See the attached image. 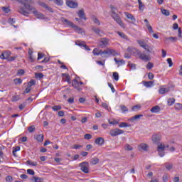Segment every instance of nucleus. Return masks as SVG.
I'll return each mask as SVG.
<instances>
[{"instance_id":"nucleus-53","label":"nucleus","mask_w":182,"mask_h":182,"mask_svg":"<svg viewBox=\"0 0 182 182\" xmlns=\"http://www.w3.org/2000/svg\"><path fill=\"white\" fill-rule=\"evenodd\" d=\"M35 76L37 79H42L43 77V75L42 73H36Z\"/></svg>"},{"instance_id":"nucleus-46","label":"nucleus","mask_w":182,"mask_h":182,"mask_svg":"<svg viewBox=\"0 0 182 182\" xmlns=\"http://www.w3.org/2000/svg\"><path fill=\"white\" fill-rule=\"evenodd\" d=\"M175 109L176 110H181L182 109V104H180V103L176 104Z\"/></svg>"},{"instance_id":"nucleus-29","label":"nucleus","mask_w":182,"mask_h":182,"mask_svg":"<svg viewBox=\"0 0 182 182\" xmlns=\"http://www.w3.org/2000/svg\"><path fill=\"white\" fill-rule=\"evenodd\" d=\"M32 181L33 182H43V178H39V177H36V176H33V178H32Z\"/></svg>"},{"instance_id":"nucleus-57","label":"nucleus","mask_w":182,"mask_h":182,"mask_svg":"<svg viewBox=\"0 0 182 182\" xmlns=\"http://www.w3.org/2000/svg\"><path fill=\"white\" fill-rule=\"evenodd\" d=\"M128 66L131 68V69H136V64H133L132 63H128Z\"/></svg>"},{"instance_id":"nucleus-27","label":"nucleus","mask_w":182,"mask_h":182,"mask_svg":"<svg viewBox=\"0 0 182 182\" xmlns=\"http://www.w3.org/2000/svg\"><path fill=\"white\" fill-rule=\"evenodd\" d=\"M140 117H143V114L135 115V116L132 117V118H130L129 121L134 122V120H137V119H140Z\"/></svg>"},{"instance_id":"nucleus-17","label":"nucleus","mask_w":182,"mask_h":182,"mask_svg":"<svg viewBox=\"0 0 182 182\" xmlns=\"http://www.w3.org/2000/svg\"><path fill=\"white\" fill-rule=\"evenodd\" d=\"M137 43L141 46V48H143L144 49L145 48H147V43L144 40H137Z\"/></svg>"},{"instance_id":"nucleus-3","label":"nucleus","mask_w":182,"mask_h":182,"mask_svg":"<svg viewBox=\"0 0 182 182\" xmlns=\"http://www.w3.org/2000/svg\"><path fill=\"white\" fill-rule=\"evenodd\" d=\"M102 58H109L110 56H117L119 54L116 52L115 50L111 48H107L104 50L102 52Z\"/></svg>"},{"instance_id":"nucleus-11","label":"nucleus","mask_w":182,"mask_h":182,"mask_svg":"<svg viewBox=\"0 0 182 182\" xmlns=\"http://www.w3.org/2000/svg\"><path fill=\"white\" fill-rule=\"evenodd\" d=\"M66 5L67 6H68L69 8H77V1H73V0H70L68 1H66Z\"/></svg>"},{"instance_id":"nucleus-26","label":"nucleus","mask_w":182,"mask_h":182,"mask_svg":"<svg viewBox=\"0 0 182 182\" xmlns=\"http://www.w3.org/2000/svg\"><path fill=\"white\" fill-rule=\"evenodd\" d=\"M146 52H149V53H152V55H154L155 52L154 50H153V47L149 46L147 45L146 47L144 48Z\"/></svg>"},{"instance_id":"nucleus-21","label":"nucleus","mask_w":182,"mask_h":182,"mask_svg":"<svg viewBox=\"0 0 182 182\" xmlns=\"http://www.w3.org/2000/svg\"><path fill=\"white\" fill-rule=\"evenodd\" d=\"M102 50H99L97 48H94V50H92V54L95 56H99V55H100L101 56H102Z\"/></svg>"},{"instance_id":"nucleus-41","label":"nucleus","mask_w":182,"mask_h":182,"mask_svg":"<svg viewBox=\"0 0 182 182\" xmlns=\"http://www.w3.org/2000/svg\"><path fill=\"white\" fill-rule=\"evenodd\" d=\"M35 85H36V81L35 80H31L28 82V86H30V87H32V86H35Z\"/></svg>"},{"instance_id":"nucleus-10","label":"nucleus","mask_w":182,"mask_h":182,"mask_svg":"<svg viewBox=\"0 0 182 182\" xmlns=\"http://www.w3.org/2000/svg\"><path fill=\"white\" fill-rule=\"evenodd\" d=\"M127 52H129L131 55H134V56H137L139 55L138 52H140V50L134 47H128Z\"/></svg>"},{"instance_id":"nucleus-60","label":"nucleus","mask_w":182,"mask_h":182,"mask_svg":"<svg viewBox=\"0 0 182 182\" xmlns=\"http://www.w3.org/2000/svg\"><path fill=\"white\" fill-rule=\"evenodd\" d=\"M11 51H6L4 52V55L6 56V59L8 60V58H9V56H11Z\"/></svg>"},{"instance_id":"nucleus-42","label":"nucleus","mask_w":182,"mask_h":182,"mask_svg":"<svg viewBox=\"0 0 182 182\" xmlns=\"http://www.w3.org/2000/svg\"><path fill=\"white\" fill-rule=\"evenodd\" d=\"M23 75H25V70L20 69L17 71L18 76H23Z\"/></svg>"},{"instance_id":"nucleus-37","label":"nucleus","mask_w":182,"mask_h":182,"mask_svg":"<svg viewBox=\"0 0 182 182\" xmlns=\"http://www.w3.org/2000/svg\"><path fill=\"white\" fill-rule=\"evenodd\" d=\"M138 2L140 11H143L144 9V4H143V2H141L140 0H138Z\"/></svg>"},{"instance_id":"nucleus-9","label":"nucleus","mask_w":182,"mask_h":182,"mask_svg":"<svg viewBox=\"0 0 182 182\" xmlns=\"http://www.w3.org/2000/svg\"><path fill=\"white\" fill-rule=\"evenodd\" d=\"M166 149V145L163 144H160L158 145V153L160 157H164V150Z\"/></svg>"},{"instance_id":"nucleus-55","label":"nucleus","mask_w":182,"mask_h":182,"mask_svg":"<svg viewBox=\"0 0 182 182\" xmlns=\"http://www.w3.org/2000/svg\"><path fill=\"white\" fill-rule=\"evenodd\" d=\"M14 178L11 176H8L6 177V182H12Z\"/></svg>"},{"instance_id":"nucleus-50","label":"nucleus","mask_w":182,"mask_h":182,"mask_svg":"<svg viewBox=\"0 0 182 182\" xmlns=\"http://www.w3.org/2000/svg\"><path fill=\"white\" fill-rule=\"evenodd\" d=\"M84 139H85V140H90V139H92V134H86L84 136Z\"/></svg>"},{"instance_id":"nucleus-24","label":"nucleus","mask_w":182,"mask_h":182,"mask_svg":"<svg viewBox=\"0 0 182 182\" xmlns=\"http://www.w3.org/2000/svg\"><path fill=\"white\" fill-rule=\"evenodd\" d=\"M168 92H170V89L168 87H166V88L161 87L159 89L160 95H164V93H168Z\"/></svg>"},{"instance_id":"nucleus-35","label":"nucleus","mask_w":182,"mask_h":182,"mask_svg":"<svg viewBox=\"0 0 182 182\" xmlns=\"http://www.w3.org/2000/svg\"><path fill=\"white\" fill-rule=\"evenodd\" d=\"M112 77L116 80V82H117V80H119V73H117V72L113 73Z\"/></svg>"},{"instance_id":"nucleus-63","label":"nucleus","mask_w":182,"mask_h":182,"mask_svg":"<svg viewBox=\"0 0 182 182\" xmlns=\"http://www.w3.org/2000/svg\"><path fill=\"white\" fill-rule=\"evenodd\" d=\"M109 124H119V121H117V120H113V121L109 120Z\"/></svg>"},{"instance_id":"nucleus-22","label":"nucleus","mask_w":182,"mask_h":182,"mask_svg":"<svg viewBox=\"0 0 182 182\" xmlns=\"http://www.w3.org/2000/svg\"><path fill=\"white\" fill-rule=\"evenodd\" d=\"M160 107L158 105H156L151 109V113H160Z\"/></svg>"},{"instance_id":"nucleus-59","label":"nucleus","mask_w":182,"mask_h":182,"mask_svg":"<svg viewBox=\"0 0 182 182\" xmlns=\"http://www.w3.org/2000/svg\"><path fill=\"white\" fill-rule=\"evenodd\" d=\"M8 22H9V23H10L11 25H14V23H15V22H16V20H15V18H9V19L8 20Z\"/></svg>"},{"instance_id":"nucleus-39","label":"nucleus","mask_w":182,"mask_h":182,"mask_svg":"<svg viewBox=\"0 0 182 182\" xmlns=\"http://www.w3.org/2000/svg\"><path fill=\"white\" fill-rule=\"evenodd\" d=\"M124 149L131 151L132 150H133V147L130 146L129 144H127L124 145Z\"/></svg>"},{"instance_id":"nucleus-12","label":"nucleus","mask_w":182,"mask_h":182,"mask_svg":"<svg viewBox=\"0 0 182 182\" xmlns=\"http://www.w3.org/2000/svg\"><path fill=\"white\" fill-rule=\"evenodd\" d=\"M91 29L93 32H95V33H96V35H99V36H103V35H105V32L100 30V28L92 26Z\"/></svg>"},{"instance_id":"nucleus-56","label":"nucleus","mask_w":182,"mask_h":182,"mask_svg":"<svg viewBox=\"0 0 182 182\" xmlns=\"http://www.w3.org/2000/svg\"><path fill=\"white\" fill-rule=\"evenodd\" d=\"M153 63H151V62H149L146 65V69H153Z\"/></svg>"},{"instance_id":"nucleus-20","label":"nucleus","mask_w":182,"mask_h":182,"mask_svg":"<svg viewBox=\"0 0 182 182\" xmlns=\"http://www.w3.org/2000/svg\"><path fill=\"white\" fill-rule=\"evenodd\" d=\"M77 15H78L79 18L86 21V16H85V10L81 9V10L78 11Z\"/></svg>"},{"instance_id":"nucleus-58","label":"nucleus","mask_w":182,"mask_h":182,"mask_svg":"<svg viewBox=\"0 0 182 182\" xmlns=\"http://www.w3.org/2000/svg\"><path fill=\"white\" fill-rule=\"evenodd\" d=\"M35 130V126L32 125L28 127V132L30 133H33V131Z\"/></svg>"},{"instance_id":"nucleus-64","label":"nucleus","mask_w":182,"mask_h":182,"mask_svg":"<svg viewBox=\"0 0 182 182\" xmlns=\"http://www.w3.org/2000/svg\"><path fill=\"white\" fill-rule=\"evenodd\" d=\"M19 150H21V147L20 146L14 147L13 153H16V151H19Z\"/></svg>"},{"instance_id":"nucleus-62","label":"nucleus","mask_w":182,"mask_h":182,"mask_svg":"<svg viewBox=\"0 0 182 182\" xmlns=\"http://www.w3.org/2000/svg\"><path fill=\"white\" fill-rule=\"evenodd\" d=\"M167 63L169 65V68H171V66H173V60H171V58H168L167 59Z\"/></svg>"},{"instance_id":"nucleus-36","label":"nucleus","mask_w":182,"mask_h":182,"mask_svg":"<svg viewBox=\"0 0 182 182\" xmlns=\"http://www.w3.org/2000/svg\"><path fill=\"white\" fill-rule=\"evenodd\" d=\"M146 26L149 32V33H153L154 31H153V28L151 27V26H150L149 23H146Z\"/></svg>"},{"instance_id":"nucleus-5","label":"nucleus","mask_w":182,"mask_h":182,"mask_svg":"<svg viewBox=\"0 0 182 182\" xmlns=\"http://www.w3.org/2000/svg\"><path fill=\"white\" fill-rule=\"evenodd\" d=\"M79 167H80V170L82 171L85 174L89 173V162L84 161L79 164Z\"/></svg>"},{"instance_id":"nucleus-8","label":"nucleus","mask_w":182,"mask_h":182,"mask_svg":"<svg viewBox=\"0 0 182 182\" xmlns=\"http://www.w3.org/2000/svg\"><path fill=\"white\" fill-rule=\"evenodd\" d=\"M123 133H124V131L120 129H111L109 131V134L110 136H112V137H115V136H119L120 134H123Z\"/></svg>"},{"instance_id":"nucleus-18","label":"nucleus","mask_w":182,"mask_h":182,"mask_svg":"<svg viewBox=\"0 0 182 182\" xmlns=\"http://www.w3.org/2000/svg\"><path fill=\"white\" fill-rule=\"evenodd\" d=\"M39 5H41V6H42L43 8H45V9H47V11H49V12H53V10L52 9V8L48 6L46 3L39 2Z\"/></svg>"},{"instance_id":"nucleus-45","label":"nucleus","mask_w":182,"mask_h":182,"mask_svg":"<svg viewBox=\"0 0 182 182\" xmlns=\"http://www.w3.org/2000/svg\"><path fill=\"white\" fill-rule=\"evenodd\" d=\"M27 163L28 164H29L30 166H38V162L36 161H34V162H32L31 161H27Z\"/></svg>"},{"instance_id":"nucleus-13","label":"nucleus","mask_w":182,"mask_h":182,"mask_svg":"<svg viewBox=\"0 0 182 182\" xmlns=\"http://www.w3.org/2000/svg\"><path fill=\"white\" fill-rule=\"evenodd\" d=\"M160 139H161L160 134H154L151 138L154 144H159Z\"/></svg>"},{"instance_id":"nucleus-43","label":"nucleus","mask_w":182,"mask_h":182,"mask_svg":"<svg viewBox=\"0 0 182 182\" xmlns=\"http://www.w3.org/2000/svg\"><path fill=\"white\" fill-rule=\"evenodd\" d=\"M56 5H58V6H62L63 5V0H54Z\"/></svg>"},{"instance_id":"nucleus-44","label":"nucleus","mask_w":182,"mask_h":182,"mask_svg":"<svg viewBox=\"0 0 182 182\" xmlns=\"http://www.w3.org/2000/svg\"><path fill=\"white\" fill-rule=\"evenodd\" d=\"M178 38H177V37H168L166 38V40H169L171 41V42H176V41H178Z\"/></svg>"},{"instance_id":"nucleus-19","label":"nucleus","mask_w":182,"mask_h":182,"mask_svg":"<svg viewBox=\"0 0 182 182\" xmlns=\"http://www.w3.org/2000/svg\"><path fill=\"white\" fill-rule=\"evenodd\" d=\"M105 143V139L102 137H98L95 139V144H98V146H103Z\"/></svg>"},{"instance_id":"nucleus-14","label":"nucleus","mask_w":182,"mask_h":182,"mask_svg":"<svg viewBox=\"0 0 182 182\" xmlns=\"http://www.w3.org/2000/svg\"><path fill=\"white\" fill-rule=\"evenodd\" d=\"M72 85L73 86V87H75V89H77L79 92L82 90V87L79 85V81H77V80H73Z\"/></svg>"},{"instance_id":"nucleus-6","label":"nucleus","mask_w":182,"mask_h":182,"mask_svg":"<svg viewBox=\"0 0 182 182\" xmlns=\"http://www.w3.org/2000/svg\"><path fill=\"white\" fill-rule=\"evenodd\" d=\"M137 58L141 59V60H144V62H149L151 58H150V55H146V53H141V51H138V55H136Z\"/></svg>"},{"instance_id":"nucleus-40","label":"nucleus","mask_w":182,"mask_h":182,"mask_svg":"<svg viewBox=\"0 0 182 182\" xmlns=\"http://www.w3.org/2000/svg\"><path fill=\"white\" fill-rule=\"evenodd\" d=\"M139 147L141 149V150H144L145 151H147V144H141Z\"/></svg>"},{"instance_id":"nucleus-51","label":"nucleus","mask_w":182,"mask_h":182,"mask_svg":"<svg viewBox=\"0 0 182 182\" xmlns=\"http://www.w3.org/2000/svg\"><path fill=\"white\" fill-rule=\"evenodd\" d=\"M148 78L149 79V80H153V79H154V74H153L152 73H149Z\"/></svg>"},{"instance_id":"nucleus-33","label":"nucleus","mask_w":182,"mask_h":182,"mask_svg":"<svg viewBox=\"0 0 182 182\" xmlns=\"http://www.w3.org/2000/svg\"><path fill=\"white\" fill-rule=\"evenodd\" d=\"M175 102H176V100L174 98H171L168 100V106H173V105H174Z\"/></svg>"},{"instance_id":"nucleus-54","label":"nucleus","mask_w":182,"mask_h":182,"mask_svg":"<svg viewBox=\"0 0 182 182\" xmlns=\"http://www.w3.org/2000/svg\"><path fill=\"white\" fill-rule=\"evenodd\" d=\"M27 173L28 174H30V176H35V171L32 169H28Z\"/></svg>"},{"instance_id":"nucleus-1","label":"nucleus","mask_w":182,"mask_h":182,"mask_svg":"<svg viewBox=\"0 0 182 182\" xmlns=\"http://www.w3.org/2000/svg\"><path fill=\"white\" fill-rule=\"evenodd\" d=\"M19 4H21L23 6H20L18 8L19 14L24 15V16H28L31 14H33L34 16H36L38 19H45V16L38 11L35 7L32 5L35 4L33 0H16Z\"/></svg>"},{"instance_id":"nucleus-7","label":"nucleus","mask_w":182,"mask_h":182,"mask_svg":"<svg viewBox=\"0 0 182 182\" xmlns=\"http://www.w3.org/2000/svg\"><path fill=\"white\" fill-rule=\"evenodd\" d=\"M97 45L100 48H105L107 46H109V39L102 38L98 41Z\"/></svg>"},{"instance_id":"nucleus-15","label":"nucleus","mask_w":182,"mask_h":182,"mask_svg":"<svg viewBox=\"0 0 182 182\" xmlns=\"http://www.w3.org/2000/svg\"><path fill=\"white\" fill-rule=\"evenodd\" d=\"M124 15L126 18H127V19H130L132 23H134V22H136V18H134V16H133V15H132V14L124 12Z\"/></svg>"},{"instance_id":"nucleus-30","label":"nucleus","mask_w":182,"mask_h":182,"mask_svg":"<svg viewBox=\"0 0 182 182\" xmlns=\"http://www.w3.org/2000/svg\"><path fill=\"white\" fill-rule=\"evenodd\" d=\"M161 12L162 15H165V16H168L170 15V11H168V10H166L164 9H161Z\"/></svg>"},{"instance_id":"nucleus-61","label":"nucleus","mask_w":182,"mask_h":182,"mask_svg":"<svg viewBox=\"0 0 182 182\" xmlns=\"http://www.w3.org/2000/svg\"><path fill=\"white\" fill-rule=\"evenodd\" d=\"M43 56H45V55L42 54L41 53H38V60H41V59H43Z\"/></svg>"},{"instance_id":"nucleus-31","label":"nucleus","mask_w":182,"mask_h":182,"mask_svg":"<svg viewBox=\"0 0 182 182\" xmlns=\"http://www.w3.org/2000/svg\"><path fill=\"white\" fill-rule=\"evenodd\" d=\"M130 124L126 123V122H121L119 124V127L123 128V127H130Z\"/></svg>"},{"instance_id":"nucleus-23","label":"nucleus","mask_w":182,"mask_h":182,"mask_svg":"<svg viewBox=\"0 0 182 182\" xmlns=\"http://www.w3.org/2000/svg\"><path fill=\"white\" fill-rule=\"evenodd\" d=\"M143 83L145 87H151L154 84V81H144Z\"/></svg>"},{"instance_id":"nucleus-38","label":"nucleus","mask_w":182,"mask_h":182,"mask_svg":"<svg viewBox=\"0 0 182 182\" xmlns=\"http://www.w3.org/2000/svg\"><path fill=\"white\" fill-rule=\"evenodd\" d=\"M31 90H32V87L29 85H28V87L26 88V90L23 92V95H26L28 93H29L31 92Z\"/></svg>"},{"instance_id":"nucleus-32","label":"nucleus","mask_w":182,"mask_h":182,"mask_svg":"<svg viewBox=\"0 0 182 182\" xmlns=\"http://www.w3.org/2000/svg\"><path fill=\"white\" fill-rule=\"evenodd\" d=\"M97 163H99V159L97 158H93L90 161V164L93 165H96Z\"/></svg>"},{"instance_id":"nucleus-16","label":"nucleus","mask_w":182,"mask_h":182,"mask_svg":"<svg viewBox=\"0 0 182 182\" xmlns=\"http://www.w3.org/2000/svg\"><path fill=\"white\" fill-rule=\"evenodd\" d=\"M62 76L63 77V80L64 82H68V83L69 85H70V83H72V82L70 81V75H69V74L67 73H63Z\"/></svg>"},{"instance_id":"nucleus-34","label":"nucleus","mask_w":182,"mask_h":182,"mask_svg":"<svg viewBox=\"0 0 182 182\" xmlns=\"http://www.w3.org/2000/svg\"><path fill=\"white\" fill-rule=\"evenodd\" d=\"M52 109L54 112H58V110H62V107L60 105H55L52 107Z\"/></svg>"},{"instance_id":"nucleus-48","label":"nucleus","mask_w":182,"mask_h":182,"mask_svg":"<svg viewBox=\"0 0 182 182\" xmlns=\"http://www.w3.org/2000/svg\"><path fill=\"white\" fill-rule=\"evenodd\" d=\"M92 21L95 23H96L97 25H100V21H99V19H97V18L96 17H92Z\"/></svg>"},{"instance_id":"nucleus-28","label":"nucleus","mask_w":182,"mask_h":182,"mask_svg":"<svg viewBox=\"0 0 182 182\" xmlns=\"http://www.w3.org/2000/svg\"><path fill=\"white\" fill-rule=\"evenodd\" d=\"M36 139L37 140V141H38L39 143H42V141H43V134H38L36 136Z\"/></svg>"},{"instance_id":"nucleus-47","label":"nucleus","mask_w":182,"mask_h":182,"mask_svg":"<svg viewBox=\"0 0 182 182\" xmlns=\"http://www.w3.org/2000/svg\"><path fill=\"white\" fill-rule=\"evenodd\" d=\"M14 83H16V85H21L22 83V80L21 78H16L14 79Z\"/></svg>"},{"instance_id":"nucleus-25","label":"nucleus","mask_w":182,"mask_h":182,"mask_svg":"<svg viewBox=\"0 0 182 182\" xmlns=\"http://www.w3.org/2000/svg\"><path fill=\"white\" fill-rule=\"evenodd\" d=\"M117 33L119 35V36H120V38H122V39H124L125 41H130L129 38H127V36L124 34V33L117 31Z\"/></svg>"},{"instance_id":"nucleus-4","label":"nucleus","mask_w":182,"mask_h":182,"mask_svg":"<svg viewBox=\"0 0 182 182\" xmlns=\"http://www.w3.org/2000/svg\"><path fill=\"white\" fill-rule=\"evenodd\" d=\"M111 16L115 21H117L118 24H119L121 28H124V23H123V21H122V18H120L119 14H116L114 11H112Z\"/></svg>"},{"instance_id":"nucleus-2","label":"nucleus","mask_w":182,"mask_h":182,"mask_svg":"<svg viewBox=\"0 0 182 182\" xmlns=\"http://www.w3.org/2000/svg\"><path fill=\"white\" fill-rule=\"evenodd\" d=\"M61 22L65 26L73 28V29H74L75 32H76L77 33H80L81 35H83L85 33V31L83 30V28H80L79 26L75 25V23H73L72 21H70L68 19L63 18L61 19Z\"/></svg>"},{"instance_id":"nucleus-52","label":"nucleus","mask_w":182,"mask_h":182,"mask_svg":"<svg viewBox=\"0 0 182 182\" xmlns=\"http://www.w3.org/2000/svg\"><path fill=\"white\" fill-rule=\"evenodd\" d=\"M120 109L122 112H129V109H127V107H126V106L124 105H121L120 106Z\"/></svg>"},{"instance_id":"nucleus-49","label":"nucleus","mask_w":182,"mask_h":182,"mask_svg":"<svg viewBox=\"0 0 182 182\" xmlns=\"http://www.w3.org/2000/svg\"><path fill=\"white\" fill-rule=\"evenodd\" d=\"M16 58H18V56L9 57L7 58V60H8V62H14V60H15V59H16Z\"/></svg>"}]
</instances>
